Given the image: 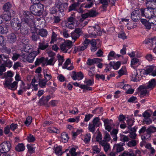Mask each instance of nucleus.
I'll return each mask as SVG.
<instances>
[{"label":"nucleus","instance_id":"obj_1","mask_svg":"<svg viewBox=\"0 0 156 156\" xmlns=\"http://www.w3.org/2000/svg\"><path fill=\"white\" fill-rule=\"evenodd\" d=\"M30 48L28 45H26L25 47L22 50V56L23 60L24 61H27L30 63H32L36 56L39 53V51H33L31 52L28 55H27L30 50Z\"/></svg>","mask_w":156,"mask_h":156},{"label":"nucleus","instance_id":"obj_2","mask_svg":"<svg viewBox=\"0 0 156 156\" xmlns=\"http://www.w3.org/2000/svg\"><path fill=\"white\" fill-rule=\"evenodd\" d=\"M44 10V6L40 3H34L30 7V11L34 15L40 16L42 15Z\"/></svg>","mask_w":156,"mask_h":156},{"label":"nucleus","instance_id":"obj_3","mask_svg":"<svg viewBox=\"0 0 156 156\" xmlns=\"http://www.w3.org/2000/svg\"><path fill=\"white\" fill-rule=\"evenodd\" d=\"M28 12L27 11H25L23 13L24 17L23 18L24 19V21L25 22V25H27L30 26H32L34 24V17L31 14L28 15Z\"/></svg>","mask_w":156,"mask_h":156},{"label":"nucleus","instance_id":"obj_4","mask_svg":"<svg viewBox=\"0 0 156 156\" xmlns=\"http://www.w3.org/2000/svg\"><path fill=\"white\" fill-rule=\"evenodd\" d=\"M88 31L89 33L92 37H94L97 36L101 35V32L98 25H95L94 26L89 27L88 29Z\"/></svg>","mask_w":156,"mask_h":156},{"label":"nucleus","instance_id":"obj_5","mask_svg":"<svg viewBox=\"0 0 156 156\" xmlns=\"http://www.w3.org/2000/svg\"><path fill=\"white\" fill-rule=\"evenodd\" d=\"M11 144L8 141L3 142L0 145V152L4 153L9 151L10 149Z\"/></svg>","mask_w":156,"mask_h":156},{"label":"nucleus","instance_id":"obj_6","mask_svg":"<svg viewBox=\"0 0 156 156\" xmlns=\"http://www.w3.org/2000/svg\"><path fill=\"white\" fill-rule=\"evenodd\" d=\"M72 42L69 40H65L63 43L61 45L60 48L62 51L66 53L67 52L71 47Z\"/></svg>","mask_w":156,"mask_h":156},{"label":"nucleus","instance_id":"obj_7","mask_svg":"<svg viewBox=\"0 0 156 156\" xmlns=\"http://www.w3.org/2000/svg\"><path fill=\"white\" fill-rule=\"evenodd\" d=\"M138 89L140 93L141 98L149 95V91L147 90L148 89L145 85H140Z\"/></svg>","mask_w":156,"mask_h":156},{"label":"nucleus","instance_id":"obj_8","mask_svg":"<svg viewBox=\"0 0 156 156\" xmlns=\"http://www.w3.org/2000/svg\"><path fill=\"white\" fill-rule=\"evenodd\" d=\"M142 70L140 69L135 70L132 73V80L134 81H137L140 80L141 78V73Z\"/></svg>","mask_w":156,"mask_h":156},{"label":"nucleus","instance_id":"obj_9","mask_svg":"<svg viewBox=\"0 0 156 156\" xmlns=\"http://www.w3.org/2000/svg\"><path fill=\"white\" fill-rule=\"evenodd\" d=\"M103 122L105 129L108 132H110L114 126L112 120L106 119L103 120Z\"/></svg>","mask_w":156,"mask_h":156},{"label":"nucleus","instance_id":"obj_10","mask_svg":"<svg viewBox=\"0 0 156 156\" xmlns=\"http://www.w3.org/2000/svg\"><path fill=\"white\" fill-rule=\"evenodd\" d=\"M82 34L81 30L78 28L75 29L74 31L71 33V36L72 39L74 40V42Z\"/></svg>","mask_w":156,"mask_h":156},{"label":"nucleus","instance_id":"obj_11","mask_svg":"<svg viewBox=\"0 0 156 156\" xmlns=\"http://www.w3.org/2000/svg\"><path fill=\"white\" fill-rule=\"evenodd\" d=\"M142 62V61L138 58H134L131 59L130 66L132 68L135 69L140 66Z\"/></svg>","mask_w":156,"mask_h":156},{"label":"nucleus","instance_id":"obj_12","mask_svg":"<svg viewBox=\"0 0 156 156\" xmlns=\"http://www.w3.org/2000/svg\"><path fill=\"white\" fill-rule=\"evenodd\" d=\"M55 5L59 12L62 13L67 8L68 4L67 3H62L61 2H55Z\"/></svg>","mask_w":156,"mask_h":156},{"label":"nucleus","instance_id":"obj_13","mask_svg":"<svg viewBox=\"0 0 156 156\" xmlns=\"http://www.w3.org/2000/svg\"><path fill=\"white\" fill-rule=\"evenodd\" d=\"M19 21L16 18H14L11 20V25L14 30H18L20 29L21 24L19 23Z\"/></svg>","mask_w":156,"mask_h":156},{"label":"nucleus","instance_id":"obj_14","mask_svg":"<svg viewBox=\"0 0 156 156\" xmlns=\"http://www.w3.org/2000/svg\"><path fill=\"white\" fill-rule=\"evenodd\" d=\"M12 5L10 2H7L4 4L3 6L4 10L7 12L12 13V16H14L15 13L11 9Z\"/></svg>","mask_w":156,"mask_h":156},{"label":"nucleus","instance_id":"obj_15","mask_svg":"<svg viewBox=\"0 0 156 156\" xmlns=\"http://www.w3.org/2000/svg\"><path fill=\"white\" fill-rule=\"evenodd\" d=\"M72 78L74 80H80L83 78V75L81 72L76 73L75 71L73 72Z\"/></svg>","mask_w":156,"mask_h":156},{"label":"nucleus","instance_id":"obj_16","mask_svg":"<svg viewBox=\"0 0 156 156\" xmlns=\"http://www.w3.org/2000/svg\"><path fill=\"white\" fill-rule=\"evenodd\" d=\"M150 90H152L156 86V80L154 79L150 80L148 83L145 84Z\"/></svg>","mask_w":156,"mask_h":156},{"label":"nucleus","instance_id":"obj_17","mask_svg":"<svg viewBox=\"0 0 156 156\" xmlns=\"http://www.w3.org/2000/svg\"><path fill=\"white\" fill-rule=\"evenodd\" d=\"M62 67L64 69H66L69 70H71L74 68L73 66L71 63L70 60L69 58L67 59Z\"/></svg>","mask_w":156,"mask_h":156},{"label":"nucleus","instance_id":"obj_18","mask_svg":"<svg viewBox=\"0 0 156 156\" xmlns=\"http://www.w3.org/2000/svg\"><path fill=\"white\" fill-rule=\"evenodd\" d=\"M48 46V43L43 41L42 42L39 43L38 51L39 50H44L47 48Z\"/></svg>","mask_w":156,"mask_h":156},{"label":"nucleus","instance_id":"obj_19","mask_svg":"<svg viewBox=\"0 0 156 156\" xmlns=\"http://www.w3.org/2000/svg\"><path fill=\"white\" fill-rule=\"evenodd\" d=\"M74 86L76 87H78L82 89H86L87 90H91L92 89V87H87V85L84 84L80 85L77 82H74L73 83Z\"/></svg>","mask_w":156,"mask_h":156},{"label":"nucleus","instance_id":"obj_20","mask_svg":"<svg viewBox=\"0 0 156 156\" xmlns=\"http://www.w3.org/2000/svg\"><path fill=\"white\" fill-rule=\"evenodd\" d=\"M113 149L117 152H120L123 151L124 149L122 145L120 144H117L114 145Z\"/></svg>","mask_w":156,"mask_h":156},{"label":"nucleus","instance_id":"obj_21","mask_svg":"<svg viewBox=\"0 0 156 156\" xmlns=\"http://www.w3.org/2000/svg\"><path fill=\"white\" fill-rule=\"evenodd\" d=\"M77 148L75 147L72 148L69 153L67 154V156H76L80 154V153H78L76 152Z\"/></svg>","mask_w":156,"mask_h":156},{"label":"nucleus","instance_id":"obj_22","mask_svg":"<svg viewBox=\"0 0 156 156\" xmlns=\"http://www.w3.org/2000/svg\"><path fill=\"white\" fill-rule=\"evenodd\" d=\"M154 66L152 65L147 66L144 69L141 70L142 72H144L146 74H148L150 73H152L153 69Z\"/></svg>","mask_w":156,"mask_h":156},{"label":"nucleus","instance_id":"obj_23","mask_svg":"<svg viewBox=\"0 0 156 156\" xmlns=\"http://www.w3.org/2000/svg\"><path fill=\"white\" fill-rule=\"evenodd\" d=\"M14 73L11 71H7L6 72L4 73L3 74V77H1V78H12L13 76Z\"/></svg>","mask_w":156,"mask_h":156},{"label":"nucleus","instance_id":"obj_24","mask_svg":"<svg viewBox=\"0 0 156 156\" xmlns=\"http://www.w3.org/2000/svg\"><path fill=\"white\" fill-rule=\"evenodd\" d=\"M87 48V45H84L80 46H78L74 48L73 53H76L77 52L83 51L86 49Z\"/></svg>","mask_w":156,"mask_h":156},{"label":"nucleus","instance_id":"obj_25","mask_svg":"<svg viewBox=\"0 0 156 156\" xmlns=\"http://www.w3.org/2000/svg\"><path fill=\"white\" fill-rule=\"evenodd\" d=\"M139 11L135 10L131 14V18L134 21H136L139 17Z\"/></svg>","mask_w":156,"mask_h":156},{"label":"nucleus","instance_id":"obj_26","mask_svg":"<svg viewBox=\"0 0 156 156\" xmlns=\"http://www.w3.org/2000/svg\"><path fill=\"white\" fill-rule=\"evenodd\" d=\"M13 80L12 78H5V81L3 82V84L5 87H9Z\"/></svg>","mask_w":156,"mask_h":156},{"label":"nucleus","instance_id":"obj_27","mask_svg":"<svg viewBox=\"0 0 156 156\" xmlns=\"http://www.w3.org/2000/svg\"><path fill=\"white\" fill-rule=\"evenodd\" d=\"M109 64L112 66L113 69L115 70L118 69L120 67L121 65L120 62L118 61L116 62H111Z\"/></svg>","mask_w":156,"mask_h":156},{"label":"nucleus","instance_id":"obj_28","mask_svg":"<svg viewBox=\"0 0 156 156\" xmlns=\"http://www.w3.org/2000/svg\"><path fill=\"white\" fill-rule=\"evenodd\" d=\"M65 23L66 27L67 28L70 29L74 28L75 27L76 25V24L72 22H70L68 20L65 21Z\"/></svg>","mask_w":156,"mask_h":156},{"label":"nucleus","instance_id":"obj_29","mask_svg":"<svg viewBox=\"0 0 156 156\" xmlns=\"http://www.w3.org/2000/svg\"><path fill=\"white\" fill-rule=\"evenodd\" d=\"M39 84V82H37L35 78H34L32 80L31 85L34 88V90L36 91L38 90V86Z\"/></svg>","mask_w":156,"mask_h":156},{"label":"nucleus","instance_id":"obj_30","mask_svg":"<svg viewBox=\"0 0 156 156\" xmlns=\"http://www.w3.org/2000/svg\"><path fill=\"white\" fill-rule=\"evenodd\" d=\"M92 123L96 127H99L101 125L100 119L98 117L95 118L93 119Z\"/></svg>","mask_w":156,"mask_h":156},{"label":"nucleus","instance_id":"obj_31","mask_svg":"<svg viewBox=\"0 0 156 156\" xmlns=\"http://www.w3.org/2000/svg\"><path fill=\"white\" fill-rule=\"evenodd\" d=\"M62 149L61 146H59L56 147L54 149L55 153L58 156H61L62 154Z\"/></svg>","mask_w":156,"mask_h":156},{"label":"nucleus","instance_id":"obj_32","mask_svg":"<svg viewBox=\"0 0 156 156\" xmlns=\"http://www.w3.org/2000/svg\"><path fill=\"white\" fill-rule=\"evenodd\" d=\"M16 36L14 34H11L8 36V39L10 43H13L16 40Z\"/></svg>","mask_w":156,"mask_h":156},{"label":"nucleus","instance_id":"obj_33","mask_svg":"<svg viewBox=\"0 0 156 156\" xmlns=\"http://www.w3.org/2000/svg\"><path fill=\"white\" fill-rule=\"evenodd\" d=\"M38 34L42 37H46L47 36L48 32L45 29H41L39 30Z\"/></svg>","mask_w":156,"mask_h":156},{"label":"nucleus","instance_id":"obj_34","mask_svg":"<svg viewBox=\"0 0 156 156\" xmlns=\"http://www.w3.org/2000/svg\"><path fill=\"white\" fill-rule=\"evenodd\" d=\"M62 141L64 143L66 142L68 140V136L67 134L63 133L61 134Z\"/></svg>","mask_w":156,"mask_h":156},{"label":"nucleus","instance_id":"obj_35","mask_svg":"<svg viewBox=\"0 0 156 156\" xmlns=\"http://www.w3.org/2000/svg\"><path fill=\"white\" fill-rule=\"evenodd\" d=\"M25 148V147L22 144H18L16 147V149L18 151H23Z\"/></svg>","mask_w":156,"mask_h":156},{"label":"nucleus","instance_id":"obj_36","mask_svg":"<svg viewBox=\"0 0 156 156\" xmlns=\"http://www.w3.org/2000/svg\"><path fill=\"white\" fill-rule=\"evenodd\" d=\"M55 61L54 58H51L47 60L46 62V65L53 66Z\"/></svg>","mask_w":156,"mask_h":156},{"label":"nucleus","instance_id":"obj_37","mask_svg":"<svg viewBox=\"0 0 156 156\" xmlns=\"http://www.w3.org/2000/svg\"><path fill=\"white\" fill-rule=\"evenodd\" d=\"M116 58V54L115 52L112 51H111L108 55V60H110Z\"/></svg>","mask_w":156,"mask_h":156},{"label":"nucleus","instance_id":"obj_38","mask_svg":"<svg viewBox=\"0 0 156 156\" xmlns=\"http://www.w3.org/2000/svg\"><path fill=\"white\" fill-rule=\"evenodd\" d=\"M23 21L21 23V26H20V31L21 34H27L28 33V30L27 28L26 27L23 28V27H22V24H23Z\"/></svg>","mask_w":156,"mask_h":156},{"label":"nucleus","instance_id":"obj_39","mask_svg":"<svg viewBox=\"0 0 156 156\" xmlns=\"http://www.w3.org/2000/svg\"><path fill=\"white\" fill-rule=\"evenodd\" d=\"M44 78L46 81H48L51 78V76L47 71H44Z\"/></svg>","mask_w":156,"mask_h":156},{"label":"nucleus","instance_id":"obj_40","mask_svg":"<svg viewBox=\"0 0 156 156\" xmlns=\"http://www.w3.org/2000/svg\"><path fill=\"white\" fill-rule=\"evenodd\" d=\"M27 147L28 149V152L32 154L34 152L35 147H34L33 145L27 144Z\"/></svg>","mask_w":156,"mask_h":156},{"label":"nucleus","instance_id":"obj_41","mask_svg":"<svg viewBox=\"0 0 156 156\" xmlns=\"http://www.w3.org/2000/svg\"><path fill=\"white\" fill-rule=\"evenodd\" d=\"M126 72V67L125 66H123L118 71L119 75L121 76L122 75L125 74Z\"/></svg>","mask_w":156,"mask_h":156},{"label":"nucleus","instance_id":"obj_42","mask_svg":"<svg viewBox=\"0 0 156 156\" xmlns=\"http://www.w3.org/2000/svg\"><path fill=\"white\" fill-rule=\"evenodd\" d=\"M12 15V13L7 12V14H4L3 16V19L6 21L10 20L11 19V17L13 16Z\"/></svg>","mask_w":156,"mask_h":156},{"label":"nucleus","instance_id":"obj_43","mask_svg":"<svg viewBox=\"0 0 156 156\" xmlns=\"http://www.w3.org/2000/svg\"><path fill=\"white\" fill-rule=\"evenodd\" d=\"M57 57L58 58V65L59 66H62L63 62L64 61V60L63 58V57L62 56H61L59 54H58L57 55Z\"/></svg>","mask_w":156,"mask_h":156},{"label":"nucleus","instance_id":"obj_44","mask_svg":"<svg viewBox=\"0 0 156 156\" xmlns=\"http://www.w3.org/2000/svg\"><path fill=\"white\" fill-rule=\"evenodd\" d=\"M48 131L50 133H59V131L57 129L54 127L49 128L48 129Z\"/></svg>","mask_w":156,"mask_h":156},{"label":"nucleus","instance_id":"obj_45","mask_svg":"<svg viewBox=\"0 0 156 156\" xmlns=\"http://www.w3.org/2000/svg\"><path fill=\"white\" fill-rule=\"evenodd\" d=\"M31 38L32 40L33 41H36L39 39V37L38 34L36 32L32 33V35Z\"/></svg>","mask_w":156,"mask_h":156},{"label":"nucleus","instance_id":"obj_46","mask_svg":"<svg viewBox=\"0 0 156 156\" xmlns=\"http://www.w3.org/2000/svg\"><path fill=\"white\" fill-rule=\"evenodd\" d=\"M91 138L90 134V133H87L84 136V142L85 143H88L90 140Z\"/></svg>","mask_w":156,"mask_h":156},{"label":"nucleus","instance_id":"obj_47","mask_svg":"<svg viewBox=\"0 0 156 156\" xmlns=\"http://www.w3.org/2000/svg\"><path fill=\"white\" fill-rule=\"evenodd\" d=\"M82 132L83 130L82 129H75L72 133V135L74 137H76Z\"/></svg>","mask_w":156,"mask_h":156},{"label":"nucleus","instance_id":"obj_48","mask_svg":"<svg viewBox=\"0 0 156 156\" xmlns=\"http://www.w3.org/2000/svg\"><path fill=\"white\" fill-rule=\"evenodd\" d=\"M141 22L144 25L146 28L148 29H150L151 28V23L149 22H148L146 21L145 20H142Z\"/></svg>","mask_w":156,"mask_h":156},{"label":"nucleus","instance_id":"obj_49","mask_svg":"<svg viewBox=\"0 0 156 156\" xmlns=\"http://www.w3.org/2000/svg\"><path fill=\"white\" fill-rule=\"evenodd\" d=\"M92 148L94 154L98 153L100 151V149L98 147L97 145L92 146Z\"/></svg>","mask_w":156,"mask_h":156},{"label":"nucleus","instance_id":"obj_50","mask_svg":"<svg viewBox=\"0 0 156 156\" xmlns=\"http://www.w3.org/2000/svg\"><path fill=\"white\" fill-rule=\"evenodd\" d=\"M44 58V57H41L39 58H37L35 62V65L37 66L40 64L43 63Z\"/></svg>","mask_w":156,"mask_h":156},{"label":"nucleus","instance_id":"obj_51","mask_svg":"<svg viewBox=\"0 0 156 156\" xmlns=\"http://www.w3.org/2000/svg\"><path fill=\"white\" fill-rule=\"evenodd\" d=\"M95 77L97 80H104L105 76L103 74H97L95 75Z\"/></svg>","mask_w":156,"mask_h":156},{"label":"nucleus","instance_id":"obj_52","mask_svg":"<svg viewBox=\"0 0 156 156\" xmlns=\"http://www.w3.org/2000/svg\"><path fill=\"white\" fill-rule=\"evenodd\" d=\"M148 21L151 24L156 25V17L153 16L149 19Z\"/></svg>","mask_w":156,"mask_h":156},{"label":"nucleus","instance_id":"obj_53","mask_svg":"<svg viewBox=\"0 0 156 156\" xmlns=\"http://www.w3.org/2000/svg\"><path fill=\"white\" fill-rule=\"evenodd\" d=\"M18 82L15 81L12 83H11L10 86V88L12 90H15L17 89Z\"/></svg>","mask_w":156,"mask_h":156},{"label":"nucleus","instance_id":"obj_54","mask_svg":"<svg viewBox=\"0 0 156 156\" xmlns=\"http://www.w3.org/2000/svg\"><path fill=\"white\" fill-rule=\"evenodd\" d=\"M95 127H96L93 123L89 124L88 129L90 131L92 132H94L95 130Z\"/></svg>","mask_w":156,"mask_h":156},{"label":"nucleus","instance_id":"obj_55","mask_svg":"<svg viewBox=\"0 0 156 156\" xmlns=\"http://www.w3.org/2000/svg\"><path fill=\"white\" fill-rule=\"evenodd\" d=\"M11 129L10 128L9 125H8L6 126L4 129V132L6 134H9L11 135L12 133L10 131V129Z\"/></svg>","mask_w":156,"mask_h":156},{"label":"nucleus","instance_id":"obj_56","mask_svg":"<svg viewBox=\"0 0 156 156\" xmlns=\"http://www.w3.org/2000/svg\"><path fill=\"white\" fill-rule=\"evenodd\" d=\"M67 20L72 22L75 24L76 23V21L75 20V16L74 14H72L71 16L68 18Z\"/></svg>","mask_w":156,"mask_h":156},{"label":"nucleus","instance_id":"obj_57","mask_svg":"<svg viewBox=\"0 0 156 156\" xmlns=\"http://www.w3.org/2000/svg\"><path fill=\"white\" fill-rule=\"evenodd\" d=\"M136 144V142L135 140H132L129 141L127 144L128 146L130 147L135 146Z\"/></svg>","mask_w":156,"mask_h":156},{"label":"nucleus","instance_id":"obj_58","mask_svg":"<svg viewBox=\"0 0 156 156\" xmlns=\"http://www.w3.org/2000/svg\"><path fill=\"white\" fill-rule=\"evenodd\" d=\"M4 62L6 67L10 68L12 66V62L9 59L6 60Z\"/></svg>","mask_w":156,"mask_h":156},{"label":"nucleus","instance_id":"obj_59","mask_svg":"<svg viewBox=\"0 0 156 156\" xmlns=\"http://www.w3.org/2000/svg\"><path fill=\"white\" fill-rule=\"evenodd\" d=\"M84 83L85 84H86L85 85L88 87V86H91L94 83V82L91 81L90 80H87L86 79L84 81Z\"/></svg>","mask_w":156,"mask_h":156},{"label":"nucleus","instance_id":"obj_60","mask_svg":"<svg viewBox=\"0 0 156 156\" xmlns=\"http://www.w3.org/2000/svg\"><path fill=\"white\" fill-rule=\"evenodd\" d=\"M151 135L150 133H144L142 136L141 139L143 140H145L148 139L150 137Z\"/></svg>","mask_w":156,"mask_h":156},{"label":"nucleus","instance_id":"obj_61","mask_svg":"<svg viewBox=\"0 0 156 156\" xmlns=\"http://www.w3.org/2000/svg\"><path fill=\"white\" fill-rule=\"evenodd\" d=\"M47 82V81L44 80H40L39 83V86L41 88L44 87Z\"/></svg>","mask_w":156,"mask_h":156},{"label":"nucleus","instance_id":"obj_62","mask_svg":"<svg viewBox=\"0 0 156 156\" xmlns=\"http://www.w3.org/2000/svg\"><path fill=\"white\" fill-rule=\"evenodd\" d=\"M143 122L144 124L149 125L152 123V120L149 118H144Z\"/></svg>","mask_w":156,"mask_h":156},{"label":"nucleus","instance_id":"obj_63","mask_svg":"<svg viewBox=\"0 0 156 156\" xmlns=\"http://www.w3.org/2000/svg\"><path fill=\"white\" fill-rule=\"evenodd\" d=\"M57 35V34L55 32H53L51 37V40L50 42L51 43H53L54 41L56 40Z\"/></svg>","mask_w":156,"mask_h":156},{"label":"nucleus","instance_id":"obj_64","mask_svg":"<svg viewBox=\"0 0 156 156\" xmlns=\"http://www.w3.org/2000/svg\"><path fill=\"white\" fill-rule=\"evenodd\" d=\"M147 130L150 133L156 132V127L151 126L147 129Z\"/></svg>","mask_w":156,"mask_h":156}]
</instances>
